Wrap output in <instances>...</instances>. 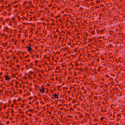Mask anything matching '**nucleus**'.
Here are the masks:
<instances>
[{
    "label": "nucleus",
    "mask_w": 125,
    "mask_h": 125,
    "mask_svg": "<svg viewBox=\"0 0 125 125\" xmlns=\"http://www.w3.org/2000/svg\"><path fill=\"white\" fill-rule=\"evenodd\" d=\"M5 87L4 86V87H3V88H4Z\"/></svg>",
    "instance_id": "bb28decb"
},
{
    "label": "nucleus",
    "mask_w": 125,
    "mask_h": 125,
    "mask_svg": "<svg viewBox=\"0 0 125 125\" xmlns=\"http://www.w3.org/2000/svg\"><path fill=\"white\" fill-rule=\"evenodd\" d=\"M28 115L29 117H31L32 116V114H30Z\"/></svg>",
    "instance_id": "9d476101"
},
{
    "label": "nucleus",
    "mask_w": 125,
    "mask_h": 125,
    "mask_svg": "<svg viewBox=\"0 0 125 125\" xmlns=\"http://www.w3.org/2000/svg\"><path fill=\"white\" fill-rule=\"evenodd\" d=\"M11 113H14V111H13V110L12 109H11Z\"/></svg>",
    "instance_id": "9b49d317"
},
{
    "label": "nucleus",
    "mask_w": 125,
    "mask_h": 125,
    "mask_svg": "<svg viewBox=\"0 0 125 125\" xmlns=\"http://www.w3.org/2000/svg\"><path fill=\"white\" fill-rule=\"evenodd\" d=\"M61 86H58L57 89L58 90H61V89H60V87Z\"/></svg>",
    "instance_id": "0eeeda50"
},
{
    "label": "nucleus",
    "mask_w": 125,
    "mask_h": 125,
    "mask_svg": "<svg viewBox=\"0 0 125 125\" xmlns=\"http://www.w3.org/2000/svg\"><path fill=\"white\" fill-rule=\"evenodd\" d=\"M34 96H35V98L36 97V96L35 95Z\"/></svg>",
    "instance_id": "cd10ccee"
},
{
    "label": "nucleus",
    "mask_w": 125,
    "mask_h": 125,
    "mask_svg": "<svg viewBox=\"0 0 125 125\" xmlns=\"http://www.w3.org/2000/svg\"><path fill=\"white\" fill-rule=\"evenodd\" d=\"M32 97H30L28 99L29 100H31L32 99Z\"/></svg>",
    "instance_id": "1a4fd4ad"
},
{
    "label": "nucleus",
    "mask_w": 125,
    "mask_h": 125,
    "mask_svg": "<svg viewBox=\"0 0 125 125\" xmlns=\"http://www.w3.org/2000/svg\"><path fill=\"white\" fill-rule=\"evenodd\" d=\"M82 90L84 91L83 93L85 94H88L89 92L91 91L90 89L89 88H86V86H83L81 89Z\"/></svg>",
    "instance_id": "f257e3e1"
},
{
    "label": "nucleus",
    "mask_w": 125,
    "mask_h": 125,
    "mask_svg": "<svg viewBox=\"0 0 125 125\" xmlns=\"http://www.w3.org/2000/svg\"><path fill=\"white\" fill-rule=\"evenodd\" d=\"M26 48L28 49V50L29 51H30L31 50V48L30 46L26 47H25Z\"/></svg>",
    "instance_id": "20e7f679"
},
{
    "label": "nucleus",
    "mask_w": 125,
    "mask_h": 125,
    "mask_svg": "<svg viewBox=\"0 0 125 125\" xmlns=\"http://www.w3.org/2000/svg\"><path fill=\"white\" fill-rule=\"evenodd\" d=\"M29 111H30L31 112H32L33 110H29Z\"/></svg>",
    "instance_id": "dca6fc26"
},
{
    "label": "nucleus",
    "mask_w": 125,
    "mask_h": 125,
    "mask_svg": "<svg viewBox=\"0 0 125 125\" xmlns=\"http://www.w3.org/2000/svg\"><path fill=\"white\" fill-rule=\"evenodd\" d=\"M75 101V100H74V99L73 101V103Z\"/></svg>",
    "instance_id": "5701e85b"
},
{
    "label": "nucleus",
    "mask_w": 125,
    "mask_h": 125,
    "mask_svg": "<svg viewBox=\"0 0 125 125\" xmlns=\"http://www.w3.org/2000/svg\"><path fill=\"white\" fill-rule=\"evenodd\" d=\"M27 61L28 62H29L30 61V60L29 59Z\"/></svg>",
    "instance_id": "4be33fe9"
},
{
    "label": "nucleus",
    "mask_w": 125,
    "mask_h": 125,
    "mask_svg": "<svg viewBox=\"0 0 125 125\" xmlns=\"http://www.w3.org/2000/svg\"><path fill=\"white\" fill-rule=\"evenodd\" d=\"M54 90L55 91H56V88H54Z\"/></svg>",
    "instance_id": "aec40b11"
},
{
    "label": "nucleus",
    "mask_w": 125,
    "mask_h": 125,
    "mask_svg": "<svg viewBox=\"0 0 125 125\" xmlns=\"http://www.w3.org/2000/svg\"><path fill=\"white\" fill-rule=\"evenodd\" d=\"M64 88L66 89H66H67V88H64V87H63V89H64Z\"/></svg>",
    "instance_id": "2eb2a0df"
},
{
    "label": "nucleus",
    "mask_w": 125,
    "mask_h": 125,
    "mask_svg": "<svg viewBox=\"0 0 125 125\" xmlns=\"http://www.w3.org/2000/svg\"><path fill=\"white\" fill-rule=\"evenodd\" d=\"M47 89L46 88H45V91H46L47 93L48 92V91L47 90V89Z\"/></svg>",
    "instance_id": "4468645a"
},
{
    "label": "nucleus",
    "mask_w": 125,
    "mask_h": 125,
    "mask_svg": "<svg viewBox=\"0 0 125 125\" xmlns=\"http://www.w3.org/2000/svg\"><path fill=\"white\" fill-rule=\"evenodd\" d=\"M19 65H17V66H18Z\"/></svg>",
    "instance_id": "473e14b6"
},
{
    "label": "nucleus",
    "mask_w": 125,
    "mask_h": 125,
    "mask_svg": "<svg viewBox=\"0 0 125 125\" xmlns=\"http://www.w3.org/2000/svg\"><path fill=\"white\" fill-rule=\"evenodd\" d=\"M5 79L6 80H9V79H10V78L9 77V76L7 75H6V76H5Z\"/></svg>",
    "instance_id": "39448f33"
},
{
    "label": "nucleus",
    "mask_w": 125,
    "mask_h": 125,
    "mask_svg": "<svg viewBox=\"0 0 125 125\" xmlns=\"http://www.w3.org/2000/svg\"><path fill=\"white\" fill-rule=\"evenodd\" d=\"M19 65H17V66H18Z\"/></svg>",
    "instance_id": "72a5a7b5"
},
{
    "label": "nucleus",
    "mask_w": 125,
    "mask_h": 125,
    "mask_svg": "<svg viewBox=\"0 0 125 125\" xmlns=\"http://www.w3.org/2000/svg\"><path fill=\"white\" fill-rule=\"evenodd\" d=\"M119 88H120V89H122L123 88H122V87H123V86H119Z\"/></svg>",
    "instance_id": "ddd939ff"
},
{
    "label": "nucleus",
    "mask_w": 125,
    "mask_h": 125,
    "mask_svg": "<svg viewBox=\"0 0 125 125\" xmlns=\"http://www.w3.org/2000/svg\"><path fill=\"white\" fill-rule=\"evenodd\" d=\"M79 88H80V87H79V86H78L77 87V89H79Z\"/></svg>",
    "instance_id": "6ab92c4d"
},
{
    "label": "nucleus",
    "mask_w": 125,
    "mask_h": 125,
    "mask_svg": "<svg viewBox=\"0 0 125 125\" xmlns=\"http://www.w3.org/2000/svg\"><path fill=\"white\" fill-rule=\"evenodd\" d=\"M101 120H102V118H101V119H100Z\"/></svg>",
    "instance_id": "2f4dec72"
},
{
    "label": "nucleus",
    "mask_w": 125,
    "mask_h": 125,
    "mask_svg": "<svg viewBox=\"0 0 125 125\" xmlns=\"http://www.w3.org/2000/svg\"><path fill=\"white\" fill-rule=\"evenodd\" d=\"M52 95H53L54 97L57 99H59V94H56Z\"/></svg>",
    "instance_id": "7ed1b4c3"
},
{
    "label": "nucleus",
    "mask_w": 125,
    "mask_h": 125,
    "mask_svg": "<svg viewBox=\"0 0 125 125\" xmlns=\"http://www.w3.org/2000/svg\"><path fill=\"white\" fill-rule=\"evenodd\" d=\"M0 91H1V90H0Z\"/></svg>",
    "instance_id": "ea45409f"
},
{
    "label": "nucleus",
    "mask_w": 125,
    "mask_h": 125,
    "mask_svg": "<svg viewBox=\"0 0 125 125\" xmlns=\"http://www.w3.org/2000/svg\"><path fill=\"white\" fill-rule=\"evenodd\" d=\"M94 88L95 89H96V87H94Z\"/></svg>",
    "instance_id": "a878e982"
},
{
    "label": "nucleus",
    "mask_w": 125,
    "mask_h": 125,
    "mask_svg": "<svg viewBox=\"0 0 125 125\" xmlns=\"http://www.w3.org/2000/svg\"><path fill=\"white\" fill-rule=\"evenodd\" d=\"M45 89L44 87H42L39 90V92L42 93H45Z\"/></svg>",
    "instance_id": "f03ea898"
},
{
    "label": "nucleus",
    "mask_w": 125,
    "mask_h": 125,
    "mask_svg": "<svg viewBox=\"0 0 125 125\" xmlns=\"http://www.w3.org/2000/svg\"><path fill=\"white\" fill-rule=\"evenodd\" d=\"M79 118H80L82 117V115H80V116H79Z\"/></svg>",
    "instance_id": "f3484780"
},
{
    "label": "nucleus",
    "mask_w": 125,
    "mask_h": 125,
    "mask_svg": "<svg viewBox=\"0 0 125 125\" xmlns=\"http://www.w3.org/2000/svg\"><path fill=\"white\" fill-rule=\"evenodd\" d=\"M9 86V85H7V86Z\"/></svg>",
    "instance_id": "58836bf2"
},
{
    "label": "nucleus",
    "mask_w": 125,
    "mask_h": 125,
    "mask_svg": "<svg viewBox=\"0 0 125 125\" xmlns=\"http://www.w3.org/2000/svg\"><path fill=\"white\" fill-rule=\"evenodd\" d=\"M13 104H12V105H11V107H13Z\"/></svg>",
    "instance_id": "412c9836"
},
{
    "label": "nucleus",
    "mask_w": 125,
    "mask_h": 125,
    "mask_svg": "<svg viewBox=\"0 0 125 125\" xmlns=\"http://www.w3.org/2000/svg\"><path fill=\"white\" fill-rule=\"evenodd\" d=\"M115 88L116 89H118V88Z\"/></svg>",
    "instance_id": "b1692460"
},
{
    "label": "nucleus",
    "mask_w": 125,
    "mask_h": 125,
    "mask_svg": "<svg viewBox=\"0 0 125 125\" xmlns=\"http://www.w3.org/2000/svg\"><path fill=\"white\" fill-rule=\"evenodd\" d=\"M28 86H27V88H28Z\"/></svg>",
    "instance_id": "c756f323"
},
{
    "label": "nucleus",
    "mask_w": 125,
    "mask_h": 125,
    "mask_svg": "<svg viewBox=\"0 0 125 125\" xmlns=\"http://www.w3.org/2000/svg\"><path fill=\"white\" fill-rule=\"evenodd\" d=\"M19 93H20V94L22 93V92L21 89H20L19 90Z\"/></svg>",
    "instance_id": "423d86ee"
},
{
    "label": "nucleus",
    "mask_w": 125,
    "mask_h": 125,
    "mask_svg": "<svg viewBox=\"0 0 125 125\" xmlns=\"http://www.w3.org/2000/svg\"><path fill=\"white\" fill-rule=\"evenodd\" d=\"M94 98L95 99H97V97L96 96H94Z\"/></svg>",
    "instance_id": "6e6552de"
},
{
    "label": "nucleus",
    "mask_w": 125,
    "mask_h": 125,
    "mask_svg": "<svg viewBox=\"0 0 125 125\" xmlns=\"http://www.w3.org/2000/svg\"><path fill=\"white\" fill-rule=\"evenodd\" d=\"M70 91H68V92H70Z\"/></svg>",
    "instance_id": "f704fd0d"
},
{
    "label": "nucleus",
    "mask_w": 125,
    "mask_h": 125,
    "mask_svg": "<svg viewBox=\"0 0 125 125\" xmlns=\"http://www.w3.org/2000/svg\"><path fill=\"white\" fill-rule=\"evenodd\" d=\"M76 86H78V85H77Z\"/></svg>",
    "instance_id": "c9c22d12"
},
{
    "label": "nucleus",
    "mask_w": 125,
    "mask_h": 125,
    "mask_svg": "<svg viewBox=\"0 0 125 125\" xmlns=\"http://www.w3.org/2000/svg\"><path fill=\"white\" fill-rule=\"evenodd\" d=\"M101 120H102V118H101V119H100Z\"/></svg>",
    "instance_id": "7c9ffc66"
},
{
    "label": "nucleus",
    "mask_w": 125,
    "mask_h": 125,
    "mask_svg": "<svg viewBox=\"0 0 125 125\" xmlns=\"http://www.w3.org/2000/svg\"><path fill=\"white\" fill-rule=\"evenodd\" d=\"M15 20V19H14V18H12V20Z\"/></svg>",
    "instance_id": "393cba45"
},
{
    "label": "nucleus",
    "mask_w": 125,
    "mask_h": 125,
    "mask_svg": "<svg viewBox=\"0 0 125 125\" xmlns=\"http://www.w3.org/2000/svg\"><path fill=\"white\" fill-rule=\"evenodd\" d=\"M36 62H38V61H36Z\"/></svg>",
    "instance_id": "e433bc0d"
},
{
    "label": "nucleus",
    "mask_w": 125,
    "mask_h": 125,
    "mask_svg": "<svg viewBox=\"0 0 125 125\" xmlns=\"http://www.w3.org/2000/svg\"><path fill=\"white\" fill-rule=\"evenodd\" d=\"M116 84H115V85H114V86H116Z\"/></svg>",
    "instance_id": "c85d7f7f"
},
{
    "label": "nucleus",
    "mask_w": 125,
    "mask_h": 125,
    "mask_svg": "<svg viewBox=\"0 0 125 125\" xmlns=\"http://www.w3.org/2000/svg\"><path fill=\"white\" fill-rule=\"evenodd\" d=\"M32 89L31 88H29V90L31 91H32Z\"/></svg>",
    "instance_id": "f8f14e48"
},
{
    "label": "nucleus",
    "mask_w": 125,
    "mask_h": 125,
    "mask_svg": "<svg viewBox=\"0 0 125 125\" xmlns=\"http://www.w3.org/2000/svg\"><path fill=\"white\" fill-rule=\"evenodd\" d=\"M36 62H38V61H36Z\"/></svg>",
    "instance_id": "4c0bfd02"
},
{
    "label": "nucleus",
    "mask_w": 125,
    "mask_h": 125,
    "mask_svg": "<svg viewBox=\"0 0 125 125\" xmlns=\"http://www.w3.org/2000/svg\"><path fill=\"white\" fill-rule=\"evenodd\" d=\"M69 87H70V89H72V88H73L72 87H71V86H69Z\"/></svg>",
    "instance_id": "a211bd4d"
}]
</instances>
